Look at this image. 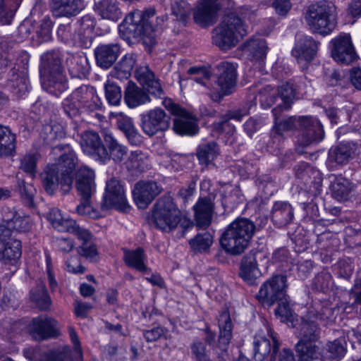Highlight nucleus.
I'll list each match as a JSON object with an SVG mask.
<instances>
[{
	"label": "nucleus",
	"mask_w": 361,
	"mask_h": 361,
	"mask_svg": "<svg viewBox=\"0 0 361 361\" xmlns=\"http://www.w3.org/2000/svg\"><path fill=\"white\" fill-rule=\"evenodd\" d=\"M29 302L32 307L41 312H50L51 310L53 302L43 282H39L30 290Z\"/></svg>",
	"instance_id": "nucleus-31"
},
{
	"label": "nucleus",
	"mask_w": 361,
	"mask_h": 361,
	"mask_svg": "<svg viewBox=\"0 0 361 361\" xmlns=\"http://www.w3.org/2000/svg\"><path fill=\"white\" fill-rule=\"evenodd\" d=\"M216 80L210 90L209 96L213 101L220 102L226 95L231 94L237 80L236 66L230 62L223 61L216 66Z\"/></svg>",
	"instance_id": "nucleus-10"
},
{
	"label": "nucleus",
	"mask_w": 361,
	"mask_h": 361,
	"mask_svg": "<svg viewBox=\"0 0 361 361\" xmlns=\"http://www.w3.org/2000/svg\"><path fill=\"white\" fill-rule=\"evenodd\" d=\"M166 332L167 329L166 328L157 326L151 329L142 330V335L147 343H152L158 341Z\"/></svg>",
	"instance_id": "nucleus-61"
},
{
	"label": "nucleus",
	"mask_w": 361,
	"mask_h": 361,
	"mask_svg": "<svg viewBox=\"0 0 361 361\" xmlns=\"http://www.w3.org/2000/svg\"><path fill=\"white\" fill-rule=\"evenodd\" d=\"M20 3L21 0H0V22L9 24Z\"/></svg>",
	"instance_id": "nucleus-48"
},
{
	"label": "nucleus",
	"mask_w": 361,
	"mask_h": 361,
	"mask_svg": "<svg viewBox=\"0 0 361 361\" xmlns=\"http://www.w3.org/2000/svg\"><path fill=\"white\" fill-rule=\"evenodd\" d=\"M180 221V211L170 196L160 197L154 207L152 221L162 231H171Z\"/></svg>",
	"instance_id": "nucleus-9"
},
{
	"label": "nucleus",
	"mask_w": 361,
	"mask_h": 361,
	"mask_svg": "<svg viewBox=\"0 0 361 361\" xmlns=\"http://www.w3.org/2000/svg\"><path fill=\"white\" fill-rule=\"evenodd\" d=\"M351 189L349 180L341 176L336 177L330 187L332 197L338 201L348 200Z\"/></svg>",
	"instance_id": "nucleus-43"
},
{
	"label": "nucleus",
	"mask_w": 361,
	"mask_h": 361,
	"mask_svg": "<svg viewBox=\"0 0 361 361\" xmlns=\"http://www.w3.org/2000/svg\"><path fill=\"white\" fill-rule=\"evenodd\" d=\"M124 101L128 107L135 108L149 102L151 99L145 88L137 86L132 81H128L124 91Z\"/></svg>",
	"instance_id": "nucleus-33"
},
{
	"label": "nucleus",
	"mask_w": 361,
	"mask_h": 361,
	"mask_svg": "<svg viewBox=\"0 0 361 361\" xmlns=\"http://www.w3.org/2000/svg\"><path fill=\"white\" fill-rule=\"evenodd\" d=\"M318 45L319 42L310 36L300 35L298 37L291 53L298 63L304 62L302 70L306 69L308 63L314 58Z\"/></svg>",
	"instance_id": "nucleus-21"
},
{
	"label": "nucleus",
	"mask_w": 361,
	"mask_h": 361,
	"mask_svg": "<svg viewBox=\"0 0 361 361\" xmlns=\"http://www.w3.org/2000/svg\"><path fill=\"white\" fill-rule=\"evenodd\" d=\"M103 137L109 155L107 160L111 159L115 163L123 161L128 153L127 147L120 144L111 133H104Z\"/></svg>",
	"instance_id": "nucleus-37"
},
{
	"label": "nucleus",
	"mask_w": 361,
	"mask_h": 361,
	"mask_svg": "<svg viewBox=\"0 0 361 361\" xmlns=\"http://www.w3.org/2000/svg\"><path fill=\"white\" fill-rule=\"evenodd\" d=\"M360 147L354 142H343L330 148L328 152V161L336 165L343 166L357 157Z\"/></svg>",
	"instance_id": "nucleus-22"
},
{
	"label": "nucleus",
	"mask_w": 361,
	"mask_h": 361,
	"mask_svg": "<svg viewBox=\"0 0 361 361\" xmlns=\"http://www.w3.org/2000/svg\"><path fill=\"white\" fill-rule=\"evenodd\" d=\"M62 108L64 113L70 118L77 116L81 111V108L73 97V92L63 99L62 102Z\"/></svg>",
	"instance_id": "nucleus-57"
},
{
	"label": "nucleus",
	"mask_w": 361,
	"mask_h": 361,
	"mask_svg": "<svg viewBox=\"0 0 361 361\" xmlns=\"http://www.w3.org/2000/svg\"><path fill=\"white\" fill-rule=\"evenodd\" d=\"M215 191L206 195H200L192 209L196 226L199 228H207L212 222L215 209Z\"/></svg>",
	"instance_id": "nucleus-18"
},
{
	"label": "nucleus",
	"mask_w": 361,
	"mask_h": 361,
	"mask_svg": "<svg viewBox=\"0 0 361 361\" xmlns=\"http://www.w3.org/2000/svg\"><path fill=\"white\" fill-rule=\"evenodd\" d=\"M296 88L291 82H286L278 88V96L281 98L283 108L289 109L295 98Z\"/></svg>",
	"instance_id": "nucleus-50"
},
{
	"label": "nucleus",
	"mask_w": 361,
	"mask_h": 361,
	"mask_svg": "<svg viewBox=\"0 0 361 361\" xmlns=\"http://www.w3.org/2000/svg\"><path fill=\"white\" fill-rule=\"evenodd\" d=\"M295 350L299 361H322L320 348L313 343L298 342L296 344Z\"/></svg>",
	"instance_id": "nucleus-40"
},
{
	"label": "nucleus",
	"mask_w": 361,
	"mask_h": 361,
	"mask_svg": "<svg viewBox=\"0 0 361 361\" xmlns=\"http://www.w3.org/2000/svg\"><path fill=\"white\" fill-rule=\"evenodd\" d=\"M331 56L338 63L350 64L357 57L349 34L340 35L331 40Z\"/></svg>",
	"instance_id": "nucleus-20"
},
{
	"label": "nucleus",
	"mask_w": 361,
	"mask_h": 361,
	"mask_svg": "<svg viewBox=\"0 0 361 361\" xmlns=\"http://www.w3.org/2000/svg\"><path fill=\"white\" fill-rule=\"evenodd\" d=\"M275 341L279 345V343L273 338V343H275ZM274 346V344H273ZM274 349V347H272ZM271 353V356L273 353V350L271 348L270 341L265 338H256L254 341V349H253V357L255 361H263L267 356L269 355ZM271 357H270V360Z\"/></svg>",
	"instance_id": "nucleus-46"
},
{
	"label": "nucleus",
	"mask_w": 361,
	"mask_h": 361,
	"mask_svg": "<svg viewBox=\"0 0 361 361\" xmlns=\"http://www.w3.org/2000/svg\"><path fill=\"white\" fill-rule=\"evenodd\" d=\"M305 20L313 33L329 35L336 25V6L325 0L312 4L307 8Z\"/></svg>",
	"instance_id": "nucleus-5"
},
{
	"label": "nucleus",
	"mask_w": 361,
	"mask_h": 361,
	"mask_svg": "<svg viewBox=\"0 0 361 361\" xmlns=\"http://www.w3.org/2000/svg\"><path fill=\"white\" fill-rule=\"evenodd\" d=\"M154 8H149L142 13L127 17L119 26V31L127 39L142 38L145 44L152 45L156 42L155 31L164 20L155 17Z\"/></svg>",
	"instance_id": "nucleus-3"
},
{
	"label": "nucleus",
	"mask_w": 361,
	"mask_h": 361,
	"mask_svg": "<svg viewBox=\"0 0 361 361\" xmlns=\"http://www.w3.org/2000/svg\"><path fill=\"white\" fill-rule=\"evenodd\" d=\"M123 259L125 264L130 268L136 269L142 273H147L149 269L145 264L147 256L142 247L135 250L123 249Z\"/></svg>",
	"instance_id": "nucleus-36"
},
{
	"label": "nucleus",
	"mask_w": 361,
	"mask_h": 361,
	"mask_svg": "<svg viewBox=\"0 0 361 361\" xmlns=\"http://www.w3.org/2000/svg\"><path fill=\"white\" fill-rule=\"evenodd\" d=\"M135 76L143 86H147L156 80L154 73L148 66H141L135 71Z\"/></svg>",
	"instance_id": "nucleus-59"
},
{
	"label": "nucleus",
	"mask_w": 361,
	"mask_h": 361,
	"mask_svg": "<svg viewBox=\"0 0 361 361\" xmlns=\"http://www.w3.org/2000/svg\"><path fill=\"white\" fill-rule=\"evenodd\" d=\"M278 307L275 310V314L279 316L282 320L290 321L293 319V311L288 303L287 296L283 300H279L276 302Z\"/></svg>",
	"instance_id": "nucleus-60"
},
{
	"label": "nucleus",
	"mask_w": 361,
	"mask_h": 361,
	"mask_svg": "<svg viewBox=\"0 0 361 361\" xmlns=\"http://www.w3.org/2000/svg\"><path fill=\"white\" fill-rule=\"evenodd\" d=\"M171 12L177 20L186 24L190 19L192 7L185 1H175L171 3Z\"/></svg>",
	"instance_id": "nucleus-49"
},
{
	"label": "nucleus",
	"mask_w": 361,
	"mask_h": 361,
	"mask_svg": "<svg viewBox=\"0 0 361 361\" xmlns=\"http://www.w3.org/2000/svg\"><path fill=\"white\" fill-rule=\"evenodd\" d=\"M243 50L252 59L259 61L263 60L266 57L268 47L264 39L255 37L245 42Z\"/></svg>",
	"instance_id": "nucleus-39"
},
{
	"label": "nucleus",
	"mask_w": 361,
	"mask_h": 361,
	"mask_svg": "<svg viewBox=\"0 0 361 361\" xmlns=\"http://www.w3.org/2000/svg\"><path fill=\"white\" fill-rule=\"evenodd\" d=\"M43 187L50 195L60 189L63 195L70 192L73 188V176L63 173L57 164H47L40 174Z\"/></svg>",
	"instance_id": "nucleus-11"
},
{
	"label": "nucleus",
	"mask_w": 361,
	"mask_h": 361,
	"mask_svg": "<svg viewBox=\"0 0 361 361\" xmlns=\"http://www.w3.org/2000/svg\"><path fill=\"white\" fill-rule=\"evenodd\" d=\"M47 219L53 227L59 231H66L71 224H74L73 219L63 218L61 211L57 208L50 209Z\"/></svg>",
	"instance_id": "nucleus-51"
},
{
	"label": "nucleus",
	"mask_w": 361,
	"mask_h": 361,
	"mask_svg": "<svg viewBox=\"0 0 361 361\" xmlns=\"http://www.w3.org/2000/svg\"><path fill=\"white\" fill-rule=\"evenodd\" d=\"M78 253L80 256L93 261L94 258L98 255L97 247L93 244L82 243L80 246L77 248Z\"/></svg>",
	"instance_id": "nucleus-62"
},
{
	"label": "nucleus",
	"mask_w": 361,
	"mask_h": 361,
	"mask_svg": "<svg viewBox=\"0 0 361 361\" xmlns=\"http://www.w3.org/2000/svg\"><path fill=\"white\" fill-rule=\"evenodd\" d=\"M213 243V236L208 232L197 233L189 240L191 250L195 252H204L207 251Z\"/></svg>",
	"instance_id": "nucleus-47"
},
{
	"label": "nucleus",
	"mask_w": 361,
	"mask_h": 361,
	"mask_svg": "<svg viewBox=\"0 0 361 361\" xmlns=\"http://www.w3.org/2000/svg\"><path fill=\"white\" fill-rule=\"evenodd\" d=\"M255 230L253 221L245 217H238L222 233L221 245L227 253L239 255L247 247Z\"/></svg>",
	"instance_id": "nucleus-4"
},
{
	"label": "nucleus",
	"mask_w": 361,
	"mask_h": 361,
	"mask_svg": "<svg viewBox=\"0 0 361 361\" xmlns=\"http://www.w3.org/2000/svg\"><path fill=\"white\" fill-rule=\"evenodd\" d=\"M295 176L300 180L310 190L313 188L319 191L322 186V178L320 172L305 162L298 164L295 168Z\"/></svg>",
	"instance_id": "nucleus-28"
},
{
	"label": "nucleus",
	"mask_w": 361,
	"mask_h": 361,
	"mask_svg": "<svg viewBox=\"0 0 361 361\" xmlns=\"http://www.w3.org/2000/svg\"><path fill=\"white\" fill-rule=\"evenodd\" d=\"M212 33L213 44L221 50H228L236 46L240 39L247 35V29L241 18L231 13L224 17Z\"/></svg>",
	"instance_id": "nucleus-6"
},
{
	"label": "nucleus",
	"mask_w": 361,
	"mask_h": 361,
	"mask_svg": "<svg viewBox=\"0 0 361 361\" xmlns=\"http://www.w3.org/2000/svg\"><path fill=\"white\" fill-rule=\"evenodd\" d=\"M120 54L121 46L118 43L99 44L94 51L96 63L103 69L111 67Z\"/></svg>",
	"instance_id": "nucleus-26"
},
{
	"label": "nucleus",
	"mask_w": 361,
	"mask_h": 361,
	"mask_svg": "<svg viewBox=\"0 0 361 361\" xmlns=\"http://www.w3.org/2000/svg\"><path fill=\"white\" fill-rule=\"evenodd\" d=\"M334 316V310L327 306L317 304L310 308L306 318L303 319L300 324V340L298 342L313 343L317 340L319 334V328L317 321L324 325L328 324Z\"/></svg>",
	"instance_id": "nucleus-8"
},
{
	"label": "nucleus",
	"mask_w": 361,
	"mask_h": 361,
	"mask_svg": "<svg viewBox=\"0 0 361 361\" xmlns=\"http://www.w3.org/2000/svg\"><path fill=\"white\" fill-rule=\"evenodd\" d=\"M260 274L255 254L250 252L244 256L241 260L239 272V275L243 281L249 285H255Z\"/></svg>",
	"instance_id": "nucleus-34"
},
{
	"label": "nucleus",
	"mask_w": 361,
	"mask_h": 361,
	"mask_svg": "<svg viewBox=\"0 0 361 361\" xmlns=\"http://www.w3.org/2000/svg\"><path fill=\"white\" fill-rule=\"evenodd\" d=\"M53 151L54 153H56V151L61 152L58 159L54 164L59 166L63 173L73 176L72 173L78 164V159L72 147L69 145H58L53 148Z\"/></svg>",
	"instance_id": "nucleus-30"
},
{
	"label": "nucleus",
	"mask_w": 361,
	"mask_h": 361,
	"mask_svg": "<svg viewBox=\"0 0 361 361\" xmlns=\"http://www.w3.org/2000/svg\"><path fill=\"white\" fill-rule=\"evenodd\" d=\"M23 216L15 208L3 210L0 224V262L14 264L22 254Z\"/></svg>",
	"instance_id": "nucleus-1"
},
{
	"label": "nucleus",
	"mask_w": 361,
	"mask_h": 361,
	"mask_svg": "<svg viewBox=\"0 0 361 361\" xmlns=\"http://www.w3.org/2000/svg\"><path fill=\"white\" fill-rule=\"evenodd\" d=\"M41 155L37 152H30L24 157V172L28 173L32 178L37 173V164Z\"/></svg>",
	"instance_id": "nucleus-56"
},
{
	"label": "nucleus",
	"mask_w": 361,
	"mask_h": 361,
	"mask_svg": "<svg viewBox=\"0 0 361 361\" xmlns=\"http://www.w3.org/2000/svg\"><path fill=\"white\" fill-rule=\"evenodd\" d=\"M49 6L55 17L71 18L82 11L85 4L84 0H51Z\"/></svg>",
	"instance_id": "nucleus-27"
},
{
	"label": "nucleus",
	"mask_w": 361,
	"mask_h": 361,
	"mask_svg": "<svg viewBox=\"0 0 361 361\" xmlns=\"http://www.w3.org/2000/svg\"><path fill=\"white\" fill-rule=\"evenodd\" d=\"M80 145L85 153L97 157L103 162L107 161L109 157L107 149L97 133L85 132L81 136Z\"/></svg>",
	"instance_id": "nucleus-25"
},
{
	"label": "nucleus",
	"mask_w": 361,
	"mask_h": 361,
	"mask_svg": "<svg viewBox=\"0 0 361 361\" xmlns=\"http://www.w3.org/2000/svg\"><path fill=\"white\" fill-rule=\"evenodd\" d=\"M105 96L111 105H118L121 102L122 94L118 85L108 81L104 85Z\"/></svg>",
	"instance_id": "nucleus-54"
},
{
	"label": "nucleus",
	"mask_w": 361,
	"mask_h": 361,
	"mask_svg": "<svg viewBox=\"0 0 361 361\" xmlns=\"http://www.w3.org/2000/svg\"><path fill=\"white\" fill-rule=\"evenodd\" d=\"M66 64L72 78H85L90 73V66L88 59L82 53H68Z\"/></svg>",
	"instance_id": "nucleus-32"
},
{
	"label": "nucleus",
	"mask_w": 361,
	"mask_h": 361,
	"mask_svg": "<svg viewBox=\"0 0 361 361\" xmlns=\"http://www.w3.org/2000/svg\"><path fill=\"white\" fill-rule=\"evenodd\" d=\"M123 185L119 180L113 178L106 184L105 192L102 203L103 209L114 207L120 211H124L128 207Z\"/></svg>",
	"instance_id": "nucleus-17"
},
{
	"label": "nucleus",
	"mask_w": 361,
	"mask_h": 361,
	"mask_svg": "<svg viewBox=\"0 0 361 361\" xmlns=\"http://www.w3.org/2000/svg\"><path fill=\"white\" fill-rule=\"evenodd\" d=\"M231 4V0H200L193 11L194 21L202 27L213 25L216 21L218 12Z\"/></svg>",
	"instance_id": "nucleus-14"
},
{
	"label": "nucleus",
	"mask_w": 361,
	"mask_h": 361,
	"mask_svg": "<svg viewBox=\"0 0 361 361\" xmlns=\"http://www.w3.org/2000/svg\"><path fill=\"white\" fill-rule=\"evenodd\" d=\"M140 116L141 129L149 137L165 132L170 128L171 116L159 107L151 109Z\"/></svg>",
	"instance_id": "nucleus-13"
},
{
	"label": "nucleus",
	"mask_w": 361,
	"mask_h": 361,
	"mask_svg": "<svg viewBox=\"0 0 361 361\" xmlns=\"http://www.w3.org/2000/svg\"><path fill=\"white\" fill-rule=\"evenodd\" d=\"M294 218V210L287 202H276L271 210V220L278 227L286 226L290 224Z\"/></svg>",
	"instance_id": "nucleus-35"
},
{
	"label": "nucleus",
	"mask_w": 361,
	"mask_h": 361,
	"mask_svg": "<svg viewBox=\"0 0 361 361\" xmlns=\"http://www.w3.org/2000/svg\"><path fill=\"white\" fill-rule=\"evenodd\" d=\"M75 186L80 196V204L76 207L77 213L94 218V210L92 205V197L96 188L94 171L87 166H81L76 173Z\"/></svg>",
	"instance_id": "nucleus-7"
},
{
	"label": "nucleus",
	"mask_w": 361,
	"mask_h": 361,
	"mask_svg": "<svg viewBox=\"0 0 361 361\" xmlns=\"http://www.w3.org/2000/svg\"><path fill=\"white\" fill-rule=\"evenodd\" d=\"M300 123L299 130L301 132L298 142L303 146L322 141L324 137V131L321 123L316 118L303 116L299 121Z\"/></svg>",
	"instance_id": "nucleus-19"
},
{
	"label": "nucleus",
	"mask_w": 361,
	"mask_h": 361,
	"mask_svg": "<svg viewBox=\"0 0 361 361\" xmlns=\"http://www.w3.org/2000/svg\"><path fill=\"white\" fill-rule=\"evenodd\" d=\"M81 108V111L92 112L101 109L102 102L95 88L90 85H82L73 92Z\"/></svg>",
	"instance_id": "nucleus-24"
},
{
	"label": "nucleus",
	"mask_w": 361,
	"mask_h": 361,
	"mask_svg": "<svg viewBox=\"0 0 361 361\" xmlns=\"http://www.w3.org/2000/svg\"><path fill=\"white\" fill-rule=\"evenodd\" d=\"M96 11L103 18L117 21L121 18V11L116 0H98L95 1Z\"/></svg>",
	"instance_id": "nucleus-38"
},
{
	"label": "nucleus",
	"mask_w": 361,
	"mask_h": 361,
	"mask_svg": "<svg viewBox=\"0 0 361 361\" xmlns=\"http://www.w3.org/2000/svg\"><path fill=\"white\" fill-rule=\"evenodd\" d=\"M30 336L37 341L55 338L60 334L58 322L47 315H41L32 318L27 326Z\"/></svg>",
	"instance_id": "nucleus-15"
},
{
	"label": "nucleus",
	"mask_w": 361,
	"mask_h": 361,
	"mask_svg": "<svg viewBox=\"0 0 361 361\" xmlns=\"http://www.w3.org/2000/svg\"><path fill=\"white\" fill-rule=\"evenodd\" d=\"M16 149V136L7 127L0 125V157L13 156Z\"/></svg>",
	"instance_id": "nucleus-42"
},
{
	"label": "nucleus",
	"mask_w": 361,
	"mask_h": 361,
	"mask_svg": "<svg viewBox=\"0 0 361 361\" xmlns=\"http://www.w3.org/2000/svg\"><path fill=\"white\" fill-rule=\"evenodd\" d=\"M135 63L133 55H125L111 71V76L118 80L128 79Z\"/></svg>",
	"instance_id": "nucleus-45"
},
{
	"label": "nucleus",
	"mask_w": 361,
	"mask_h": 361,
	"mask_svg": "<svg viewBox=\"0 0 361 361\" xmlns=\"http://www.w3.org/2000/svg\"><path fill=\"white\" fill-rule=\"evenodd\" d=\"M116 118L117 127L123 134L135 127L132 118L123 113L118 114Z\"/></svg>",
	"instance_id": "nucleus-63"
},
{
	"label": "nucleus",
	"mask_w": 361,
	"mask_h": 361,
	"mask_svg": "<svg viewBox=\"0 0 361 361\" xmlns=\"http://www.w3.org/2000/svg\"><path fill=\"white\" fill-rule=\"evenodd\" d=\"M161 190V186L155 181H139L135 185L133 195L137 206L145 209Z\"/></svg>",
	"instance_id": "nucleus-23"
},
{
	"label": "nucleus",
	"mask_w": 361,
	"mask_h": 361,
	"mask_svg": "<svg viewBox=\"0 0 361 361\" xmlns=\"http://www.w3.org/2000/svg\"><path fill=\"white\" fill-rule=\"evenodd\" d=\"M219 336L215 353L217 361H229L228 348L232 338L233 323L228 310L222 311L218 317Z\"/></svg>",
	"instance_id": "nucleus-16"
},
{
	"label": "nucleus",
	"mask_w": 361,
	"mask_h": 361,
	"mask_svg": "<svg viewBox=\"0 0 361 361\" xmlns=\"http://www.w3.org/2000/svg\"><path fill=\"white\" fill-rule=\"evenodd\" d=\"M66 133L62 125L56 122H51L43 126L40 137L47 145H51L55 141L65 137Z\"/></svg>",
	"instance_id": "nucleus-41"
},
{
	"label": "nucleus",
	"mask_w": 361,
	"mask_h": 361,
	"mask_svg": "<svg viewBox=\"0 0 361 361\" xmlns=\"http://www.w3.org/2000/svg\"><path fill=\"white\" fill-rule=\"evenodd\" d=\"M190 347L195 361H211L210 351L207 349L205 343L200 339H194Z\"/></svg>",
	"instance_id": "nucleus-53"
},
{
	"label": "nucleus",
	"mask_w": 361,
	"mask_h": 361,
	"mask_svg": "<svg viewBox=\"0 0 361 361\" xmlns=\"http://www.w3.org/2000/svg\"><path fill=\"white\" fill-rule=\"evenodd\" d=\"M42 85L49 93L59 97L68 89V80L59 50H50L41 56Z\"/></svg>",
	"instance_id": "nucleus-2"
},
{
	"label": "nucleus",
	"mask_w": 361,
	"mask_h": 361,
	"mask_svg": "<svg viewBox=\"0 0 361 361\" xmlns=\"http://www.w3.org/2000/svg\"><path fill=\"white\" fill-rule=\"evenodd\" d=\"M220 153L219 147L216 142H208L200 145L197 149V157L202 164L208 165Z\"/></svg>",
	"instance_id": "nucleus-44"
},
{
	"label": "nucleus",
	"mask_w": 361,
	"mask_h": 361,
	"mask_svg": "<svg viewBox=\"0 0 361 361\" xmlns=\"http://www.w3.org/2000/svg\"><path fill=\"white\" fill-rule=\"evenodd\" d=\"M66 231L75 235L82 243H87L92 238V233L87 229L80 226L75 220L74 224H71Z\"/></svg>",
	"instance_id": "nucleus-58"
},
{
	"label": "nucleus",
	"mask_w": 361,
	"mask_h": 361,
	"mask_svg": "<svg viewBox=\"0 0 361 361\" xmlns=\"http://www.w3.org/2000/svg\"><path fill=\"white\" fill-rule=\"evenodd\" d=\"M70 350L67 348L49 350L43 354L42 361H71Z\"/></svg>",
	"instance_id": "nucleus-55"
},
{
	"label": "nucleus",
	"mask_w": 361,
	"mask_h": 361,
	"mask_svg": "<svg viewBox=\"0 0 361 361\" xmlns=\"http://www.w3.org/2000/svg\"><path fill=\"white\" fill-rule=\"evenodd\" d=\"M173 130L180 135L193 136L198 133L197 118L185 109L178 114L173 120Z\"/></svg>",
	"instance_id": "nucleus-29"
},
{
	"label": "nucleus",
	"mask_w": 361,
	"mask_h": 361,
	"mask_svg": "<svg viewBox=\"0 0 361 361\" xmlns=\"http://www.w3.org/2000/svg\"><path fill=\"white\" fill-rule=\"evenodd\" d=\"M301 117L302 116H290L287 118L276 121L273 128V132L278 135H282L284 132L295 129L299 130L300 126L299 121Z\"/></svg>",
	"instance_id": "nucleus-52"
},
{
	"label": "nucleus",
	"mask_w": 361,
	"mask_h": 361,
	"mask_svg": "<svg viewBox=\"0 0 361 361\" xmlns=\"http://www.w3.org/2000/svg\"><path fill=\"white\" fill-rule=\"evenodd\" d=\"M287 288L286 276L274 275L262 283L256 298L263 306L269 307L287 296Z\"/></svg>",
	"instance_id": "nucleus-12"
},
{
	"label": "nucleus",
	"mask_w": 361,
	"mask_h": 361,
	"mask_svg": "<svg viewBox=\"0 0 361 361\" xmlns=\"http://www.w3.org/2000/svg\"><path fill=\"white\" fill-rule=\"evenodd\" d=\"M328 351L333 359H341L345 354V349L341 342L335 340L328 344Z\"/></svg>",
	"instance_id": "nucleus-64"
}]
</instances>
